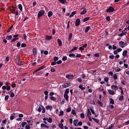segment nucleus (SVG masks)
Masks as SVG:
<instances>
[{
  "label": "nucleus",
  "mask_w": 129,
  "mask_h": 129,
  "mask_svg": "<svg viewBox=\"0 0 129 129\" xmlns=\"http://www.w3.org/2000/svg\"><path fill=\"white\" fill-rule=\"evenodd\" d=\"M66 77L68 78V79H72L73 77H74V76L73 75H67Z\"/></svg>",
  "instance_id": "nucleus-8"
},
{
  "label": "nucleus",
  "mask_w": 129,
  "mask_h": 129,
  "mask_svg": "<svg viewBox=\"0 0 129 129\" xmlns=\"http://www.w3.org/2000/svg\"><path fill=\"white\" fill-rule=\"evenodd\" d=\"M41 127H45L46 128H48L49 126L42 123L41 124Z\"/></svg>",
  "instance_id": "nucleus-16"
},
{
  "label": "nucleus",
  "mask_w": 129,
  "mask_h": 129,
  "mask_svg": "<svg viewBox=\"0 0 129 129\" xmlns=\"http://www.w3.org/2000/svg\"><path fill=\"white\" fill-rule=\"evenodd\" d=\"M97 102L100 106H103V104H102V102H101L100 101L98 100L97 101Z\"/></svg>",
  "instance_id": "nucleus-34"
},
{
  "label": "nucleus",
  "mask_w": 129,
  "mask_h": 129,
  "mask_svg": "<svg viewBox=\"0 0 129 129\" xmlns=\"http://www.w3.org/2000/svg\"><path fill=\"white\" fill-rule=\"evenodd\" d=\"M40 69L38 68H37L36 70H35L34 72H33V74H35V73L36 72H38V71H40Z\"/></svg>",
  "instance_id": "nucleus-49"
},
{
  "label": "nucleus",
  "mask_w": 129,
  "mask_h": 129,
  "mask_svg": "<svg viewBox=\"0 0 129 129\" xmlns=\"http://www.w3.org/2000/svg\"><path fill=\"white\" fill-rule=\"evenodd\" d=\"M59 3H60L61 4H65L66 3V0H58Z\"/></svg>",
  "instance_id": "nucleus-38"
},
{
  "label": "nucleus",
  "mask_w": 129,
  "mask_h": 129,
  "mask_svg": "<svg viewBox=\"0 0 129 129\" xmlns=\"http://www.w3.org/2000/svg\"><path fill=\"white\" fill-rule=\"evenodd\" d=\"M75 15H76V12L75 11L73 12L70 15V18H72Z\"/></svg>",
  "instance_id": "nucleus-25"
},
{
  "label": "nucleus",
  "mask_w": 129,
  "mask_h": 129,
  "mask_svg": "<svg viewBox=\"0 0 129 129\" xmlns=\"http://www.w3.org/2000/svg\"><path fill=\"white\" fill-rule=\"evenodd\" d=\"M87 13V10L85 9L84 10H83L81 13V15H85V14H86Z\"/></svg>",
  "instance_id": "nucleus-23"
},
{
  "label": "nucleus",
  "mask_w": 129,
  "mask_h": 129,
  "mask_svg": "<svg viewBox=\"0 0 129 129\" xmlns=\"http://www.w3.org/2000/svg\"><path fill=\"white\" fill-rule=\"evenodd\" d=\"M115 10L114 8L112 7H110L109 8H108L106 10L107 13H113L114 12Z\"/></svg>",
  "instance_id": "nucleus-1"
},
{
  "label": "nucleus",
  "mask_w": 129,
  "mask_h": 129,
  "mask_svg": "<svg viewBox=\"0 0 129 129\" xmlns=\"http://www.w3.org/2000/svg\"><path fill=\"white\" fill-rule=\"evenodd\" d=\"M45 14V11L44 10H41L38 14L37 17L38 18H41L43 15Z\"/></svg>",
  "instance_id": "nucleus-2"
},
{
  "label": "nucleus",
  "mask_w": 129,
  "mask_h": 129,
  "mask_svg": "<svg viewBox=\"0 0 129 129\" xmlns=\"http://www.w3.org/2000/svg\"><path fill=\"white\" fill-rule=\"evenodd\" d=\"M69 94V89H66L64 92V94Z\"/></svg>",
  "instance_id": "nucleus-42"
},
{
  "label": "nucleus",
  "mask_w": 129,
  "mask_h": 129,
  "mask_svg": "<svg viewBox=\"0 0 129 129\" xmlns=\"http://www.w3.org/2000/svg\"><path fill=\"white\" fill-rule=\"evenodd\" d=\"M11 97H15V93H12L10 95Z\"/></svg>",
  "instance_id": "nucleus-60"
},
{
  "label": "nucleus",
  "mask_w": 129,
  "mask_h": 129,
  "mask_svg": "<svg viewBox=\"0 0 129 129\" xmlns=\"http://www.w3.org/2000/svg\"><path fill=\"white\" fill-rule=\"evenodd\" d=\"M113 127V124H111L110 126H109L108 128H106V129H111Z\"/></svg>",
  "instance_id": "nucleus-63"
},
{
  "label": "nucleus",
  "mask_w": 129,
  "mask_h": 129,
  "mask_svg": "<svg viewBox=\"0 0 129 129\" xmlns=\"http://www.w3.org/2000/svg\"><path fill=\"white\" fill-rule=\"evenodd\" d=\"M77 122H78V119L74 120L73 121V123L75 124V125H76V124H77Z\"/></svg>",
  "instance_id": "nucleus-39"
},
{
  "label": "nucleus",
  "mask_w": 129,
  "mask_h": 129,
  "mask_svg": "<svg viewBox=\"0 0 129 129\" xmlns=\"http://www.w3.org/2000/svg\"><path fill=\"white\" fill-rule=\"evenodd\" d=\"M47 120L48 122H49V123H51L52 122V118L49 117L48 118H47Z\"/></svg>",
  "instance_id": "nucleus-37"
},
{
  "label": "nucleus",
  "mask_w": 129,
  "mask_h": 129,
  "mask_svg": "<svg viewBox=\"0 0 129 129\" xmlns=\"http://www.w3.org/2000/svg\"><path fill=\"white\" fill-rule=\"evenodd\" d=\"M91 114V112H90V109H88V113H87V116H90V115Z\"/></svg>",
  "instance_id": "nucleus-41"
},
{
  "label": "nucleus",
  "mask_w": 129,
  "mask_h": 129,
  "mask_svg": "<svg viewBox=\"0 0 129 129\" xmlns=\"http://www.w3.org/2000/svg\"><path fill=\"white\" fill-rule=\"evenodd\" d=\"M117 52H121L122 51V49L121 48H118L116 49Z\"/></svg>",
  "instance_id": "nucleus-61"
},
{
  "label": "nucleus",
  "mask_w": 129,
  "mask_h": 129,
  "mask_svg": "<svg viewBox=\"0 0 129 129\" xmlns=\"http://www.w3.org/2000/svg\"><path fill=\"white\" fill-rule=\"evenodd\" d=\"M113 77H114V79H115V80L117 79V76L116 75V74H114L113 75Z\"/></svg>",
  "instance_id": "nucleus-62"
},
{
  "label": "nucleus",
  "mask_w": 129,
  "mask_h": 129,
  "mask_svg": "<svg viewBox=\"0 0 129 129\" xmlns=\"http://www.w3.org/2000/svg\"><path fill=\"white\" fill-rule=\"evenodd\" d=\"M14 119H15V113H14L13 114H12L10 116L11 120H13Z\"/></svg>",
  "instance_id": "nucleus-20"
},
{
  "label": "nucleus",
  "mask_w": 129,
  "mask_h": 129,
  "mask_svg": "<svg viewBox=\"0 0 129 129\" xmlns=\"http://www.w3.org/2000/svg\"><path fill=\"white\" fill-rule=\"evenodd\" d=\"M66 111L67 112H70L71 111V107H69Z\"/></svg>",
  "instance_id": "nucleus-45"
},
{
  "label": "nucleus",
  "mask_w": 129,
  "mask_h": 129,
  "mask_svg": "<svg viewBox=\"0 0 129 129\" xmlns=\"http://www.w3.org/2000/svg\"><path fill=\"white\" fill-rule=\"evenodd\" d=\"M17 64L18 65H24V62L20 61V60H18L17 61Z\"/></svg>",
  "instance_id": "nucleus-13"
},
{
  "label": "nucleus",
  "mask_w": 129,
  "mask_h": 129,
  "mask_svg": "<svg viewBox=\"0 0 129 129\" xmlns=\"http://www.w3.org/2000/svg\"><path fill=\"white\" fill-rule=\"evenodd\" d=\"M79 88H80V89H81V90H85V87H83V85H80L79 86Z\"/></svg>",
  "instance_id": "nucleus-19"
},
{
  "label": "nucleus",
  "mask_w": 129,
  "mask_h": 129,
  "mask_svg": "<svg viewBox=\"0 0 129 129\" xmlns=\"http://www.w3.org/2000/svg\"><path fill=\"white\" fill-rule=\"evenodd\" d=\"M126 54H127V50H124L122 53L123 56H126Z\"/></svg>",
  "instance_id": "nucleus-33"
},
{
  "label": "nucleus",
  "mask_w": 129,
  "mask_h": 129,
  "mask_svg": "<svg viewBox=\"0 0 129 129\" xmlns=\"http://www.w3.org/2000/svg\"><path fill=\"white\" fill-rule=\"evenodd\" d=\"M109 102L110 104H114V100H113L112 98L109 99Z\"/></svg>",
  "instance_id": "nucleus-24"
},
{
  "label": "nucleus",
  "mask_w": 129,
  "mask_h": 129,
  "mask_svg": "<svg viewBox=\"0 0 129 129\" xmlns=\"http://www.w3.org/2000/svg\"><path fill=\"white\" fill-rule=\"evenodd\" d=\"M44 68H45V66H42L39 68V70H43V69H44Z\"/></svg>",
  "instance_id": "nucleus-56"
},
{
  "label": "nucleus",
  "mask_w": 129,
  "mask_h": 129,
  "mask_svg": "<svg viewBox=\"0 0 129 129\" xmlns=\"http://www.w3.org/2000/svg\"><path fill=\"white\" fill-rule=\"evenodd\" d=\"M106 20L108 22H109L110 21V17L109 16H107L106 17Z\"/></svg>",
  "instance_id": "nucleus-51"
},
{
  "label": "nucleus",
  "mask_w": 129,
  "mask_h": 129,
  "mask_svg": "<svg viewBox=\"0 0 129 129\" xmlns=\"http://www.w3.org/2000/svg\"><path fill=\"white\" fill-rule=\"evenodd\" d=\"M76 57L77 58H80V57H81V54H77L76 55Z\"/></svg>",
  "instance_id": "nucleus-57"
},
{
  "label": "nucleus",
  "mask_w": 129,
  "mask_h": 129,
  "mask_svg": "<svg viewBox=\"0 0 129 129\" xmlns=\"http://www.w3.org/2000/svg\"><path fill=\"white\" fill-rule=\"evenodd\" d=\"M104 80L105 82H108L109 79L107 77H106L104 79Z\"/></svg>",
  "instance_id": "nucleus-54"
},
{
  "label": "nucleus",
  "mask_w": 129,
  "mask_h": 129,
  "mask_svg": "<svg viewBox=\"0 0 129 129\" xmlns=\"http://www.w3.org/2000/svg\"><path fill=\"white\" fill-rule=\"evenodd\" d=\"M18 8L20 11H23V6L22 5V4H19L18 5Z\"/></svg>",
  "instance_id": "nucleus-29"
},
{
  "label": "nucleus",
  "mask_w": 129,
  "mask_h": 129,
  "mask_svg": "<svg viewBox=\"0 0 129 129\" xmlns=\"http://www.w3.org/2000/svg\"><path fill=\"white\" fill-rule=\"evenodd\" d=\"M89 30H90V26H87L85 30V33H88Z\"/></svg>",
  "instance_id": "nucleus-17"
},
{
  "label": "nucleus",
  "mask_w": 129,
  "mask_h": 129,
  "mask_svg": "<svg viewBox=\"0 0 129 129\" xmlns=\"http://www.w3.org/2000/svg\"><path fill=\"white\" fill-rule=\"evenodd\" d=\"M77 49H78V47H74L69 51V53H72L73 52V51H76V50H77Z\"/></svg>",
  "instance_id": "nucleus-9"
},
{
  "label": "nucleus",
  "mask_w": 129,
  "mask_h": 129,
  "mask_svg": "<svg viewBox=\"0 0 129 129\" xmlns=\"http://www.w3.org/2000/svg\"><path fill=\"white\" fill-rule=\"evenodd\" d=\"M57 43L59 47H61V46H62V41L60 39H57Z\"/></svg>",
  "instance_id": "nucleus-12"
},
{
  "label": "nucleus",
  "mask_w": 129,
  "mask_h": 129,
  "mask_svg": "<svg viewBox=\"0 0 129 129\" xmlns=\"http://www.w3.org/2000/svg\"><path fill=\"white\" fill-rule=\"evenodd\" d=\"M54 61H58L59 60V58L57 56H55L53 58Z\"/></svg>",
  "instance_id": "nucleus-52"
},
{
  "label": "nucleus",
  "mask_w": 129,
  "mask_h": 129,
  "mask_svg": "<svg viewBox=\"0 0 129 129\" xmlns=\"http://www.w3.org/2000/svg\"><path fill=\"white\" fill-rule=\"evenodd\" d=\"M46 109L48 110L49 109L50 110H52V108H53V107H52V106H50V105H47L46 107H45Z\"/></svg>",
  "instance_id": "nucleus-18"
},
{
  "label": "nucleus",
  "mask_w": 129,
  "mask_h": 129,
  "mask_svg": "<svg viewBox=\"0 0 129 129\" xmlns=\"http://www.w3.org/2000/svg\"><path fill=\"white\" fill-rule=\"evenodd\" d=\"M25 128L26 129H30L31 127H30V125H25Z\"/></svg>",
  "instance_id": "nucleus-58"
},
{
  "label": "nucleus",
  "mask_w": 129,
  "mask_h": 129,
  "mask_svg": "<svg viewBox=\"0 0 129 129\" xmlns=\"http://www.w3.org/2000/svg\"><path fill=\"white\" fill-rule=\"evenodd\" d=\"M56 63H57V64H61V63H62V60H58V61L56 62Z\"/></svg>",
  "instance_id": "nucleus-64"
},
{
  "label": "nucleus",
  "mask_w": 129,
  "mask_h": 129,
  "mask_svg": "<svg viewBox=\"0 0 129 129\" xmlns=\"http://www.w3.org/2000/svg\"><path fill=\"white\" fill-rule=\"evenodd\" d=\"M51 16H53V12H52L51 11L48 12V18H51Z\"/></svg>",
  "instance_id": "nucleus-22"
},
{
  "label": "nucleus",
  "mask_w": 129,
  "mask_h": 129,
  "mask_svg": "<svg viewBox=\"0 0 129 129\" xmlns=\"http://www.w3.org/2000/svg\"><path fill=\"white\" fill-rule=\"evenodd\" d=\"M92 119H93V120H94V121H95V122H96V123H99V120H98V119L93 117Z\"/></svg>",
  "instance_id": "nucleus-30"
},
{
  "label": "nucleus",
  "mask_w": 129,
  "mask_h": 129,
  "mask_svg": "<svg viewBox=\"0 0 129 129\" xmlns=\"http://www.w3.org/2000/svg\"><path fill=\"white\" fill-rule=\"evenodd\" d=\"M26 124H27V122H23L21 124L22 127H24Z\"/></svg>",
  "instance_id": "nucleus-43"
},
{
  "label": "nucleus",
  "mask_w": 129,
  "mask_h": 129,
  "mask_svg": "<svg viewBox=\"0 0 129 129\" xmlns=\"http://www.w3.org/2000/svg\"><path fill=\"white\" fill-rule=\"evenodd\" d=\"M33 54L34 57L37 55V49L36 48L33 49Z\"/></svg>",
  "instance_id": "nucleus-7"
},
{
  "label": "nucleus",
  "mask_w": 129,
  "mask_h": 129,
  "mask_svg": "<svg viewBox=\"0 0 129 129\" xmlns=\"http://www.w3.org/2000/svg\"><path fill=\"white\" fill-rule=\"evenodd\" d=\"M81 118H84L85 117V116L84 115V113H81L80 114Z\"/></svg>",
  "instance_id": "nucleus-48"
},
{
  "label": "nucleus",
  "mask_w": 129,
  "mask_h": 129,
  "mask_svg": "<svg viewBox=\"0 0 129 129\" xmlns=\"http://www.w3.org/2000/svg\"><path fill=\"white\" fill-rule=\"evenodd\" d=\"M27 122L29 125H33V120H27Z\"/></svg>",
  "instance_id": "nucleus-21"
},
{
  "label": "nucleus",
  "mask_w": 129,
  "mask_h": 129,
  "mask_svg": "<svg viewBox=\"0 0 129 129\" xmlns=\"http://www.w3.org/2000/svg\"><path fill=\"white\" fill-rule=\"evenodd\" d=\"M69 57H75V54L71 53L69 55Z\"/></svg>",
  "instance_id": "nucleus-50"
},
{
  "label": "nucleus",
  "mask_w": 129,
  "mask_h": 129,
  "mask_svg": "<svg viewBox=\"0 0 129 129\" xmlns=\"http://www.w3.org/2000/svg\"><path fill=\"white\" fill-rule=\"evenodd\" d=\"M108 92L109 94H110V95H114V91H113L111 90H108Z\"/></svg>",
  "instance_id": "nucleus-11"
},
{
  "label": "nucleus",
  "mask_w": 129,
  "mask_h": 129,
  "mask_svg": "<svg viewBox=\"0 0 129 129\" xmlns=\"http://www.w3.org/2000/svg\"><path fill=\"white\" fill-rule=\"evenodd\" d=\"M46 41H50V40H52V36L47 35L45 37Z\"/></svg>",
  "instance_id": "nucleus-10"
},
{
  "label": "nucleus",
  "mask_w": 129,
  "mask_h": 129,
  "mask_svg": "<svg viewBox=\"0 0 129 129\" xmlns=\"http://www.w3.org/2000/svg\"><path fill=\"white\" fill-rule=\"evenodd\" d=\"M50 99H51V100L55 101V100H56V98H55L53 96H51V97H50Z\"/></svg>",
  "instance_id": "nucleus-53"
},
{
  "label": "nucleus",
  "mask_w": 129,
  "mask_h": 129,
  "mask_svg": "<svg viewBox=\"0 0 129 129\" xmlns=\"http://www.w3.org/2000/svg\"><path fill=\"white\" fill-rule=\"evenodd\" d=\"M13 26H11L7 30V33H10V32H11V31H12V29H13Z\"/></svg>",
  "instance_id": "nucleus-35"
},
{
  "label": "nucleus",
  "mask_w": 129,
  "mask_h": 129,
  "mask_svg": "<svg viewBox=\"0 0 129 129\" xmlns=\"http://www.w3.org/2000/svg\"><path fill=\"white\" fill-rule=\"evenodd\" d=\"M12 38L13 36H12V35L7 36L6 37V38L7 40H8V41H10V40H12Z\"/></svg>",
  "instance_id": "nucleus-26"
},
{
  "label": "nucleus",
  "mask_w": 129,
  "mask_h": 129,
  "mask_svg": "<svg viewBox=\"0 0 129 129\" xmlns=\"http://www.w3.org/2000/svg\"><path fill=\"white\" fill-rule=\"evenodd\" d=\"M127 43L123 41L119 42V45L121 48H124V45H126Z\"/></svg>",
  "instance_id": "nucleus-3"
},
{
  "label": "nucleus",
  "mask_w": 129,
  "mask_h": 129,
  "mask_svg": "<svg viewBox=\"0 0 129 129\" xmlns=\"http://www.w3.org/2000/svg\"><path fill=\"white\" fill-rule=\"evenodd\" d=\"M58 126L59 127H60V128H63L64 127V125L63 124V123H60L58 124Z\"/></svg>",
  "instance_id": "nucleus-36"
},
{
  "label": "nucleus",
  "mask_w": 129,
  "mask_h": 129,
  "mask_svg": "<svg viewBox=\"0 0 129 129\" xmlns=\"http://www.w3.org/2000/svg\"><path fill=\"white\" fill-rule=\"evenodd\" d=\"M27 46V44H26L25 43H22L21 44V47L22 48H25V47H26Z\"/></svg>",
  "instance_id": "nucleus-55"
},
{
  "label": "nucleus",
  "mask_w": 129,
  "mask_h": 129,
  "mask_svg": "<svg viewBox=\"0 0 129 129\" xmlns=\"http://www.w3.org/2000/svg\"><path fill=\"white\" fill-rule=\"evenodd\" d=\"M89 19H90V17H86L83 19V22H87V21H88L89 20Z\"/></svg>",
  "instance_id": "nucleus-32"
},
{
  "label": "nucleus",
  "mask_w": 129,
  "mask_h": 129,
  "mask_svg": "<svg viewBox=\"0 0 129 129\" xmlns=\"http://www.w3.org/2000/svg\"><path fill=\"white\" fill-rule=\"evenodd\" d=\"M63 114H64V112L63 111H60L59 114H58L59 116L63 115Z\"/></svg>",
  "instance_id": "nucleus-47"
},
{
  "label": "nucleus",
  "mask_w": 129,
  "mask_h": 129,
  "mask_svg": "<svg viewBox=\"0 0 129 129\" xmlns=\"http://www.w3.org/2000/svg\"><path fill=\"white\" fill-rule=\"evenodd\" d=\"M70 86V84L68 83H64L62 86V87L63 88H67V87H69Z\"/></svg>",
  "instance_id": "nucleus-6"
},
{
  "label": "nucleus",
  "mask_w": 129,
  "mask_h": 129,
  "mask_svg": "<svg viewBox=\"0 0 129 129\" xmlns=\"http://www.w3.org/2000/svg\"><path fill=\"white\" fill-rule=\"evenodd\" d=\"M119 100L120 101H122L123 100V96H121L119 97Z\"/></svg>",
  "instance_id": "nucleus-44"
},
{
  "label": "nucleus",
  "mask_w": 129,
  "mask_h": 129,
  "mask_svg": "<svg viewBox=\"0 0 129 129\" xmlns=\"http://www.w3.org/2000/svg\"><path fill=\"white\" fill-rule=\"evenodd\" d=\"M126 32H123V31H122V33L119 34V37H122L123 36H124L126 35Z\"/></svg>",
  "instance_id": "nucleus-14"
},
{
  "label": "nucleus",
  "mask_w": 129,
  "mask_h": 129,
  "mask_svg": "<svg viewBox=\"0 0 129 129\" xmlns=\"http://www.w3.org/2000/svg\"><path fill=\"white\" fill-rule=\"evenodd\" d=\"M51 72H55L56 71V70L54 68H51L50 69Z\"/></svg>",
  "instance_id": "nucleus-59"
},
{
  "label": "nucleus",
  "mask_w": 129,
  "mask_h": 129,
  "mask_svg": "<svg viewBox=\"0 0 129 129\" xmlns=\"http://www.w3.org/2000/svg\"><path fill=\"white\" fill-rule=\"evenodd\" d=\"M62 61H66V60H67V56H63V57L62 58Z\"/></svg>",
  "instance_id": "nucleus-46"
},
{
  "label": "nucleus",
  "mask_w": 129,
  "mask_h": 129,
  "mask_svg": "<svg viewBox=\"0 0 129 129\" xmlns=\"http://www.w3.org/2000/svg\"><path fill=\"white\" fill-rule=\"evenodd\" d=\"M113 70L114 72H119V71H120V70H121L119 68H118V69H114Z\"/></svg>",
  "instance_id": "nucleus-31"
},
{
  "label": "nucleus",
  "mask_w": 129,
  "mask_h": 129,
  "mask_svg": "<svg viewBox=\"0 0 129 129\" xmlns=\"http://www.w3.org/2000/svg\"><path fill=\"white\" fill-rule=\"evenodd\" d=\"M75 25L76 26V27H78V26H79V25H80V19L79 18H78L75 22Z\"/></svg>",
  "instance_id": "nucleus-5"
},
{
  "label": "nucleus",
  "mask_w": 129,
  "mask_h": 129,
  "mask_svg": "<svg viewBox=\"0 0 129 129\" xmlns=\"http://www.w3.org/2000/svg\"><path fill=\"white\" fill-rule=\"evenodd\" d=\"M42 109V113H45V112H46V110L45 109V107H44V106H41Z\"/></svg>",
  "instance_id": "nucleus-40"
},
{
  "label": "nucleus",
  "mask_w": 129,
  "mask_h": 129,
  "mask_svg": "<svg viewBox=\"0 0 129 129\" xmlns=\"http://www.w3.org/2000/svg\"><path fill=\"white\" fill-rule=\"evenodd\" d=\"M111 89H112V90H114V91H116V90L118 89V87H117V86L116 85H112L111 86Z\"/></svg>",
  "instance_id": "nucleus-4"
},
{
  "label": "nucleus",
  "mask_w": 129,
  "mask_h": 129,
  "mask_svg": "<svg viewBox=\"0 0 129 129\" xmlns=\"http://www.w3.org/2000/svg\"><path fill=\"white\" fill-rule=\"evenodd\" d=\"M15 38H13L11 42L12 43H14V42H16L17 41V40H19V38L18 37H14Z\"/></svg>",
  "instance_id": "nucleus-28"
},
{
  "label": "nucleus",
  "mask_w": 129,
  "mask_h": 129,
  "mask_svg": "<svg viewBox=\"0 0 129 129\" xmlns=\"http://www.w3.org/2000/svg\"><path fill=\"white\" fill-rule=\"evenodd\" d=\"M73 36V34L72 33H70V35L69 36L68 40H70L72 39V36Z\"/></svg>",
  "instance_id": "nucleus-27"
},
{
  "label": "nucleus",
  "mask_w": 129,
  "mask_h": 129,
  "mask_svg": "<svg viewBox=\"0 0 129 129\" xmlns=\"http://www.w3.org/2000/svg\"><path fill=\"white\" fill-rule=\"evenodd\" d=\"M63 96L65 99H66L67 101H68V99L69 98V96H68V94H64Z\"/></svg>",
  "instance_id": "nucleus-15"
}]
</instances>
